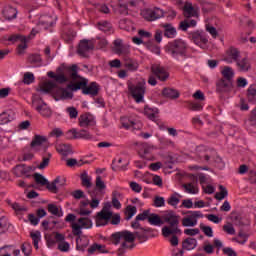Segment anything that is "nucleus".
Here are the masks:
<instances>
[{"instance_id":"obj_1","label":"nucleus","mask_w":256,"mask_h":256,"mask_svg":"<svg viewBox=\"0 0 256 256\" xmlns=\"http://www.w3.org/2000/svg\"><path fill=\"white\" fill-rule=\"evenodd\" d=\"M77 71H79V67H77L75 64L68 67L69 79H71L72 82L68 84L66 89H57V101H59V99H73V91H79V89H83V87L87 86V79L81 78V76L77 74Z\"/></svg>"},{"instance_id":"obj_2","label":"nucleus","mask_w":256,"mask_h":256,"mask_svg":"<svg viewBox=\"0 0 256 256\" xmlns=\"http://www.w3.org/2000/svg\"><path fill=\"white\" fill-rule=\"evenodd\" d=\"M189 49V45L187 42L181 38L175 39L169 42L165 47L164 51L167 55H170L172 59L176 61H185L189 57L187 51Z\"/></svg>"},{"instance_id":"obj_3","label":"nucleus","mask_w":256,"mask_h":256,"mask_svg":"<svg viewBox=\"0 0 256 256\" xmlns=\"http://www.w3.org/2000/svg\"><path fill=\"white\" fill-rule=\"evenodd\" d=\"M179 219L180 216L174 211H169L163 216L164 222L170 225L162 228L163 237H169L170 235H177V233H181V229H179Z\"/></svg>"},{"instance_id":"obj_4","label":"nucleus","mask_w":256,"mask_h":256,"mask_svg":"<svg viewBox=\"0 0 256 256\" xmlns=\"http://www.w3.org/2000/svg\"><path fill=\"white\" fill-rule=\"evenodd\" d=\"M77 217L75 214H68L65 218L67 223H71L72 232L74 235H81L82 229H91L93 227V221L89 217H82L75 221Z\"/></svg>"},{"instance_id":"obj_5","label":"nucleus","mask_w":256,"mask_h":256,"mask_svg":"<svg viewBox=\"0 0 256 256\" xmlns=\"http://www.w3.org/2000/svg\"><path fill=\"white\" fill-rule=\"evenodd\" d=\"M135 241V234L129 231L116 232L112 234V243L119 245L121 243L122 249H132L131 243Z\"/></svg>"},{"instance_id":"obj_6","label":"nucleus","mask_w":256,"mask_h":256,"mask_svg":"<svg viewBox=\"0 0 256 256\" xmlns=\"http://www.w3.org/2000/svg\"><path fill=\"white\" fill-rule=\"evenodd\" d=\"M145 85V80H139L135 84L128 83V91L136 103H143L145 101Z\"/></svg>"},{"instance_id":"obj_7","label":"nucleus","mask_w":256,"mask_h":256,"mask_svg":"<svg viewBox=\"0 0 256 256\" xmlns=\"http://www.w3.org/2000/svg\"><path fill=\"white\" fill-rule=\"evenodd\" d=\"M111 202H108L104 205L102 210L96 215V227H105V225L109 224L111 221V217H113V211H111Z\"/></svg>"},{"instance_id":"obj_8","label":"nucleus","mask_w":256,"mask_h":256,"mask_svg":"<svg viewBox=\"0 0 256 256\" xmlns=\"http://www.w3.org/2000/svg\"><path fill=\"white\" fill-rule=\"evenodd\" d=\"M69 78L63 74H56L54 80H48L40 85V93H53L57 89V83H67Z\"/></svg>"},{"instance_id":"obj_9","label":"nucleus","mask_w":256,"mask_h":256,"mask_svg":"<svg viewBox=\"0 0 256 256\" xmlns=\"http://www.w3.org/2000/svg\"><path fill=\"white\" fill-rule=\"evenodd\" d=\"M192 42L200 49H209V36L203 30H196L190 33Z\"/></svg>"},{"instance_id":"obj_10","label":"nucleus","mask_w":256,"mask_h":256,"mask_svg":"<svg viewBox=\"0 0 256 256\" xmlns=\"http://www.w3.org/2000/svg\"><path fill=\"white\" fill-rule=\"evenodd\" d=\"M199 219H203L201 211H189V214L182 219L183 227H197Z\"/></svg>"},{"instance_id":"obj_11","label":"nucleus","mask_w":256,"mask_h":256,"mask_svg":"<svg viewBox=\"0 0 256 256\" xmlns=\"http://www.w3.org/2000/svg\"><path fill=\"white\" fill-rule=\"evenodd\" d=\"M55 23H57V15L51 12L49 15L40 16L38 27L40 29H49V27H53Z\"/></svg>"},{"instance_id":"obj_12","label":"nucleus","mask_w":256,"mask_h":256,"mask_svg":"<svg viewBox=\"0 0 256 256\" xmlns=\"http://www.w3.org/2000/svg\"><path fill=\"white\" fill-rule=\"evenodd\" d=\"M157 148L155 146H151L149 144H143L138 153L142 159H146V161H155V150Z\"/></svg>"},{"instance_id":"obj_13","label":"nucleus","mask_w":256,"mask_h":256,"mask_svg":"<svg viewBox=\"0 0 256 256\" xmlns=\"http://www.w3.org/2000/svg\"><path fill=\"white\" fill-rule=\"evenodd\" d=\"M8 41H12L13 43H15V41H19L20 44L18 45L17 53L18 55H23L25 53V49H27V42L29 39L25 36L13 35L8 38Z\"/></svg>"},{"instance_id":"obj_14","label":"nucleus","mask_w":256,"mask_h":256,"mask_svg":"<svg viewBox=\"0 0 256 256\" xmlns=\"http://www.w3.org/2000/svg\"><path fill=\"white\" fill-rule=\"evenodd\" d=\"M151 72L159 79V81H167L169 79V72L160 64H153Z\"/></svg>"},{"instance_id":"obj_15","label":"nucleus","mask_w":256,"mask_h":256,"mask_svg":"<svg viewBox=\"0 0 256 256\" xmlns=\"http://www.w3.org/2000/svg\"><path fill=\"white\" fill-rule=\"evenodd\" d=\"M93 49H95V45L93 44V41L82 40L79 43L78 55H81V57H87L89 52L93 51Z\"/></svg>"},{"instance_id":"obj_16","label":"nucleus","mask_w":256,"mask_h":256,"mask_svg":"<svg viewBox=\"0 0 256 256\" xmlns=\"http://www.w3.org/2000/svg\"><path fill=\"white\" fill-rule=\"evenodd\" d=\"M31 171H33V168L31 166H27L25 164L16 165L12 169V173L16 177H30Z\"/></svg>"},{"instance_id":"obj_17","label":"nucleus","mask_w":256,"mask_h":256,"mask_svg":"<svg viewBox=\"0 0 256 256\" xmlns=\"http://www.w3.org/2000/svg\"><path fill=\"white\" fill-rule=\"evenodd\" d=\"M233 89V80H226L224 78H220L216 82V91L218 93H229Z\"/></svg>"},{"instance_id":"obj_18","label":"nucleus","mask_w":256,"mask_h":256,"mask_svg":"<svg viewBox=\"0 0 256 256\" xmlns=\"http://www.w3.org/2000/svg\"><path fill=\"white\" fill-rule=\"evenodd\" d=\"M240 57H241V53L239 52V50H237V48H230L224 54L223 61L229 64L237 63Z\"/></svg>"},{"instance_id":"obj_19","label":"nucleus","mask_w":256,"mask_h":256,"mask_svg":"<svg viewBox=\"0 0 256 256\" xmlns=\"http://www.w3.org/2000/svg\"><path fill=\"white\" fill-rule=\"evenodd\" d=\"M44 143H47V137L36 134L31 141L30 147L32 151L38 153V151H41V149H43Z\"/></svg>"},{"instance_id":"obj_20","label":"nucleus","mask_w":256,"mask_h":256,"mask_svg":"<svg viewBox=\"0 0 256 256\" xmlns=\"http://www.w3.org/2000/svg\"><path fill=\"white\" fill-rule=\"evenodd\" d=\"M39 103L40 104L37 105V101H33V107L36 109V111H38L42 117H51V108H49V106H47V104L41 99L39 100Z\"/></svg>"},{"instance_id":"obj_21","label":"nucleus","mask_w":256,"mask_h":256,"mask_svg":"<svg viewBox=\"0 0 256 256\" xmlns=\"http://www.w3.org/2000/svg\"><path fill=\"white\" fill-rule=\"evenodd\" d=\"M95 116L91 113L82 114L79 117V125L80 127H93L95 126Z\"/></svg>"},{"instance_id":"obj_22","label":"nucleus","mask_w":256,"mask_h":256,"mask_svg":"<svg viewBox=\"0 0 256 256\" xmlns=\"http://www.w3.org/2000/svg\"><path fill=\"white\" fill-rule=\"evenodd\" d=\"M184 17L187 19H191V17H195L196 19L199 18V9L193 7V4L191 2H187L184 7Z\"/></svg>"},{"instance_id":"obj_23","label":"nucleus","mask_w":256,"mask_h":256,"mask_svg":"<svg viewBox=\"0 0 256 256\" xmlns=\"http://www.w3.org/2000/svg\"><path fill=\"white\" fill-rule=\"evenodd\" d=\"M122 127L125 129H141L143 125L139 120H133L131 118L123 117L121 118Z\"/></svg>"},{"instance_id":"obj_24","label":"nucleus","mask_w":256,"mask_h":256,"mask_svg":"<svg viewBox=\"0 0 256 256\" xmlns=\"http://www.w3.org/2000/svg\"><path fill=\"white\" fill-rule=\"evenodd\" d=\"M56 241L58 242V249L62 253H67L71 249L69 242L65 241V236L63 234L57 233L55 236Z\"/></svg>"},{"instance_id":"obj_25","label":"nucleus","mask_w":256,"mask_h":256,"mask_svg":"<svg viewBox=\"0 0 256 256\" xmlns=\"http://www.w3.org/2000/svg\"><path fill=\"white\" fill-rule=\"evenodd\" d=\"M87 253L88 255H101L103 253H109V251H107L105 245L94 243L89 246Z\"/></svg>"},{"instance_id":"obj_26","label":"nucleus","mask_w":256,"mask_h":256,"mask_svg":"<svg viewBox=\"0 0 256 256\" xmlns=\"http://www.w3.org/2000/svg\"><path fill=\"white\" fill-rule=\"evenodd\" d=\"M0 256H22L21 250L14 246L7 245L0 248Z\"/></svg>"},{"instance_id":"obj_27","label":"nucleus","mask_w":256,"mask_h":256,"mask_svg":"<svg viewBox=\"0 0 256 256\" xmlns=\"http://www.w3.org/2000/svg\"><path fill=\"white\" fill-rule=\"evenodd\" d=\"M220 75H222V79L233 81L235 79V70L231 66H221Z\"/></svg>"},{"instance_id":"obj_28","label":"nucleus","mask_w":256,"mask_h":256,"mask_svg":"<svg viewBox=\"0 0 256 256\" xmlns=\"http://www.w3.org/2000/svg\"><path fill=\"white\" fill-rule=\"evenodd\" d=\"M236 67H238V71H241L242 73H247L251 69V60L249 58H241L237 60Z\"/></svg>"},{"instance_id":"obj_29","label":"nucleus","mask_w":256,"mask_h":256,"mask_svg":"<svg viewBox=\"0 0 256 256\" xmlns=\"http://www.w3.org/2000/svg\"><path fill=\"white\" fill-rule=\"evenodd\" d=\"M15 119V112L13 110H6L0 114V125H7Z\"/></svg>"},{"instance_id":"obj_30","label":"nucleus","mask_w":256,"mask_h":256,"mask_svg":"<svg viewBox=\"0 0 256 256\" xmlns=\"http://www.w3.org/2000/svg\"><path fill=\"white\" fill-rule=\"evenodd\" d=\"M89 238L87 236H81L76 239V249L77 251H85L89 247Z\"/></svg>"},{"instance_id":"obj_31","label":"nucleus","mask_w":256,"mask_h":256,"mask_svg":"<svg viewBox=\"0 0 256 256\" xmlns=\"http://www.w3.org/2000/svg\"><path fill=\"white\" fill-rule=\"evenodd\" d=\"M182 187L189 195H197L199 193V185L197 184V182L186 183L183 184Z\"/></svg>"},{"instance_id":"obj_32","label":"nucleus","mask_w":256,"mask_h":256,"mask_svg":"<svg viewBox=\"0 0 256 256\" xmlns=\"http://www.w3.org/2000/svg\"><path fill=\"white\" fill-rule=\"evenodd\" d=\"M3 17L7 19L8 21H11V19L17 18V9L13 8L11 6H6L2 11Z\"/></svg>"},{"instance_id":"obj_33","label":"nucleus","mask_w":256,"mask_h":256,"mask_svg":"<svg viewBox=\"0 0 256 256\" xmlns=\"http://www.w3.org/2000/svg\"><path fill=\"white\" fill-rule=\"evenodd\" d=\"M143 114L148 119H150V121H155L157 119V115H159V110L157 108H151L149 106H145Z\"/></svg>"},{"instance_id":"obj_34","label":"nucleus","mask_w":256,"mask_h":256,"mask_svg":"<svg viewBox=\"0 0 256 256\" xmlns=\"http://www.w3.org/2000/svg\"><path fill=\"white\" fill-rule=\"evenodd\" d=\"M164 37H167V39H175L177 37V29L173 27L171 24H164Z\"/></svg>"},{"instance_id":"obj_35","label":"nucleus","mask_w":256,"mask_h":256,"mask_svg":"<svg viewBox=\"0 0 256 256\" xmlns=\"http://www.w3.org/2000/svg\"><path fill=\"white\" fill-rule=\"evenodd\" d=\"M56 150L58 153H60V155H63L64 157H67V155H71L73 153L71 145L69 144H58L56 146Z\"/></svg>"},{"instance_id":"obj_36","label":"nucleus","mask_w":256,"mask_h":256,"mask_svg":"<svg viewBox=\"0 0 256 256\" xmlns=\"http://www.w3.org/2000/svg\"><path fill=\"white\" fill-rule=\"evenodd\" d=\"M114 51L117 55H124V53H127V47L123 45V40L116 39L114 41Z\"/></svg>"},{"instance_id":"obj_37","label":"nucleus","mask_w":256,"mask_h":256,"mask_svg":"<svg viewBox=\"0 0 256 256\" xmlns=\"http://www.w3.org/2000/svg\"><path fill=\"white\" fill-rule=\"evenodd\" d=\"M84 95H91L92 97H95L99 93V86H97V83L92 82L91 85L87 86L83 90Z\"/></svg>"},{"instance_id":"obj_38","label":"nucleus","mask_w":256,"mask_h":256,"mask_svg":"<svg viewBox=\"0 0 256 256\" xmlns=\"http://www.w3.org/2000/svg\"><path fill=\"white\" fill-rule=\"evenodd\" d=\"M162 94L167 99H179V91L173 88H164Z\"/></svg>"},{"instance_id":"obj_39","label":"nucleus","mask_w":256,"mask_h":256,"mask_svg":"<svg viewBox=\"0 0 256 256\" xmlns=\"http://www.w3.org/2000/svg\"><path fill=\"white\" fill-rule=\"evenodd\" d=\"M183 196L177 192L173 193L170 195V197L167 200L168 205H170L171 207H177V205H179V203H181V198Z\"/></svg>"},{"instance_id":"obj_40","label":"nucleus","mask_w":256,"mask_h":256,"mask_svg":"<svg viewBox=\"0 0 256 256\" xmlns=\"http://www.w3.org/2000/svg\"><path fill=\"white\" fill-rule=\"evenodd\" d=\"M195 247H197V239L195 238H187L183 242V249H185L186 251H193Z\"/></svg>"},{"instance_id":"obj_41","label":"nucleus","mask_w":256,"mask_h":256,"mask_svg":"<svg viewBox=\"0 0 256 256\" xmlns=\"http://www.w3.org/2000/svg\"><path fill=\"white\" fill-rule=\"evenodd\" d=\"M189 27H197V20L187 19V20L180 22V24H179V28L181 29V31H187V29H189Z\"/></svg>"},{"instance_id":"obj_42","label":"nucleus","mask_w":256,"mask_h":256,"mask_svg":"<svg viewBox=\"0 0 256 256\" xmlns=\"http://www.w3.org/2000/svg\"><path fill=\"white\" fill-rule=\"evenodd\" d=\"M58 183H61V177H57L53 182H47L46 187L49 191L52 193H58L59 192V185Z\"/></svg>"},{"instance_id":"obj_43","label":"nucleus","mask_w":256,"mask_h":256,"mask_svg":"<svg viewBox=\"0 0 256 256\" xmlns=\"http://www.w3.org/2000/svg\"><path fill=\"white\" fill-rule=\"evenodd\" d=\"M148 222L150 225H154L155 227H161L163 225V220L157 214H150L148 217Z\"/></svg>"},{"instance_id":"obj_44","label":"nucleus","mask_w":256,"mask_h":256,"mask_svg":"<svg viewBox=\"0 0 256 256\" xmlns=\"http://www.w3.org/2000/svg\"><path fill=\"white\" fill-rule=\"evenodd\" d=\"M124 67L128 71H137V69H139V63H137V61L132 59H126L124 62Z\"/></svg>"},{"instance_id":"obj_45","label":"nucleus","mask_w":256,"mask_h":256,"mask_svg":"<svg viewBox=\"0 0 256 256\" xmlns=\"http://www.w3.org/2000/svg\"><path fill=\"white\" fill-rule=\"evenodd\" d=\"M247 97H248V101H250V103H255V101H256V84H252L249 86V88L247 90Z\"/></svg>"},{"instance_id":"obj_46","label":"nucleus","mask_w":256,"mask_h":256,"mask_svg":"<svg viewBox=\"0 0 256 256\" xmlns=\"http://www.w3.org/2000/svg\"><path fill=\"white\" fill-rule=\"evenodd\" d=\"M30 237L33 241V245L35 249H39V242L41 241V232L40 231H32L30 232Z\"/></svg>"},{"instance_id":"obj_47","label":"nucleus","mask_w":256,"mask_h":256,"mask_svg":"<svg viewBox=\"0 0 256 256\" xmlns=\"http://www.w3.org/2000/svg\"><path fill=\"white\" fill-rule=\"evenodd\" d=\"M126 221L133 219L134 215H137V207L128 205L125 210Z\"/></svg>"},{"instance_id":"obj_48","label":"nucleus","mask_w":256,"mask_h":256,"mask_svg":"<svg viewBox=\"0 0 256 256\" xmlns=\"http://www.w3.org/2000/svg\"><path fill=\"white\" fill-rule=\"evenodd\" d=\"M76 139H85L86 141H93L95 137L89 133L87 130H80L78 131V136H76Z\"/></svg>"},{"instance_id":"obj_49","label":"nucleus","mask_w":256,"mask_h":256,"mask_svg":"<svg viewBox=\"0 0 256 256\" xmlns=\"http://www.w3.org/2000/svg\"><path fill=\"white\" fill-rule=\"evenodd\" d=\"M97 28L100 31H103L104 33H109L112 29L111 27V23L107 22V21H100L97 24Z\"/></svg>"},{"instance_id":"obj_50","label":"nucleus","mask_w":256,"mask_h":256,"mask_svg":"<svg viewBox=\"0 0 256 256\" xmlns=\"http://www.w3.org/2000/svg\"><path fill=\"white\" fill-rule=\"evenodd\" d=\"M120 29H124L125 31H134L135 27H133V24L129 20H121L119 23Z\"/></svg>"},{"instance_id":"obj_51","label":"nucleus","mask_w":256,"mask_h":256,"mask_svg":"<svg viewBox=\"0 0 256 256\" xmlns=\"http://www.w3.org/2000/svg\"><path fill=\"white\" fill-rule=\"evenodd\" d=\"M80 179L82 181V185L84 187H87V189H90L91 187V176H89V174H87V172H84L83 174H81Z\"/></svg>"},{"instance_id":"obj_52","label":"nucleus","mask_w":256,"mask_h":256,"mask_svg":"<svg viewBox=\"0 0 256 256\" xmlns=\"http://www.w3.org/2000/svg\"><path fill=\"white\" fill-rule=\"evenodd\" d=\"M162 17H165V11L161 8H153L152 9V18L153 21H157V19H161Z\"/></svg>"},{"instance_id":"obj_53","label":"nucleus","mask_w":256,"mask_h":256,"mask_svg":"<svg viewBox=\"0 0 256 256\" xmlns=\"http://www.w3.org/2000/svg\"><path fill=\"white\" fill-rule=\"evenodd\" d=\"M220 192H217L215 195V199H217L218 201H223V199H225V197H227L228 192H227V188L224 187L223 185L219 186Z\"/></svg>"},{"instance_id":"obj_54","label":"nucleus","mask_w":256,"mask_h":256,"mask_svg":"<svg viewBox=\"0 0 256 256\" xmlns=\"http://www.w3.org/2000/svg\"><path fill=\"white\" fill-rule=\"evenodd\" d=\"M48 211L51 213V215H55L56 217H63V212L59 211V207H57V205L49 204Z\"/></svg>"},{"instance_id":"obj_55","label":"nucleus","mask_w":256,"mask_h":256,"mask_svg":"<svg viewBox=\"0 0 256 256\" xmlns=\"http://www.w3.org/2000/svg\"><path fill=\"white\" fill-rule=\"evenodd\" d=\"M247 239H249V236H247V234L240 232L238 234V237L232 238V241H234L235 243H239V245H245V242L247 241Z\"/></svg>"},{"instance_id":"obj_56","label":"nucleus","mask_w":256,"mask_h":256,"mask_svg":"<svg viewBox=\"0 0 256 256\" xmlns=\"http://www.w3.org/2000/svg\"><path fill=\"white\" fill-rule=\"evenodd\" d=\"M141 16L146 21H153V9H144L141 11Z\"/></svg>"},{"instance_id":"obj_57","label":"nucleus","mask_w":256,"mask_h":256,"mask_svg":"<svg viewBox=\"0 0 256 256\" xmlns=\"http://www.w3.org/2000/svg\"><path fill=\"white\" fill-rule=\"evenodd\" d=\"M34 81H35V75H33V73L26 72L24 74L23 83H25V85H31V83H33Z\"/></svg>"},{"instance_id":"obj_58","label":"nucleus","mask_w":256,"mask_h":256,"mask_svg":"<svg viewBox=\"0 0 256 256\" xmlns=\"http://www.w3.org/2000/svg\"><path fill=\"white\" fill-rule=\"evenodd\" d=\"M247 85H249V82L247 81L246 78H244V77L237 78L236 87H238V89H245V87H247Z\"/></svg>"},{"instance_id":"obj_59","label":"nucleus","mask_w":256,"mask_h":256,"mask_svg":"<svg viewBox=\"0 0 256 256\" xmlns=\"http://www.w3.org/2000/svg\"><path fill=\"white\" fill-rule=\"evenodd\" d=\"M206 31L211 35V37H213V39H217V37L219 36V32H217V28H215L212 25L207 24Z\"/></svg>"},{"instance_id":"obj_60","label":"nucleus","mask_w":256,"mask_h":256,"mask_svg":"<svg viewBox=\"0 0 256 256\" xmlns=\"http://www.w3.org/2000/svg\"><path fill=\"white\" fill-rule=\"evenodd\" d=\"M9 229V222L7 218L2 217L0 218V233H5Z\"/></svg>"},{"instance_id":"obj_61","label":"nucleus","mask_w":256,"mask_h":256,"mask_svg":"<svg viewBox=\"0 0 256 256\" xmlns=\"http://www.w3.org/2000/svg\"><path fill=\"white\" fill-rule=\"evenodd\" d=\"M66 112L68 113L70 119H77V117H79V111H77L75 107H68Z\"/></svg>"},{"instance_id":"obj_62","label":"nucleus","mask_w":256,"mask_h":256,"mask_svg":"<svg viewBox=\"0 0 256 256\" xmlns=\"http://www.w3.org/2000/svg\"><path fill=\"white\" fill-rule=\"evenodd\" d=\"M21 250L25 256L31 255V251H32L31 243L25 242L24 244H22Z\"/></svg>"},{"instance_id":"obj_63","label":"nucleus","mask_w":256,"mask_h":256,"mask_svg":"<svg viewBox=\"0 0 256 256\" xmlns=\"http://www.w3.org/2000/svg\"><path fill=\"white\" fill-rule=\"evenodd\" d=\"M154 207H165V198L160 197V196H156L154 198Z\"/></svg>"},{"instance_id":"obj_64","label":"nucleus","mask_w":256,"mask_h":256,"mask_svg":"<svg viewBox=\"0 0 256 256\" xmlns=\"http://www.w3.org/2000/svg\"><path fill=\"white\" fill-rule=\"evenodd\" d=\"M34 178H35L36 183H38L39 185H46L48 182V180L45 178V176H43L41 174H35Z\"/></svg>"}]
</instances>
